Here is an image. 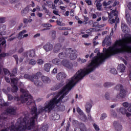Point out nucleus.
<instances>
[{
	"instance_id": "33",
	"label": "nucleus",
	"mask_w": 131,
	"mask_h": 131,
	"mask_svg": "<svg viewBox=\"0 0 131 131\" xmlns=\"http://www.w3.org/2000/svg\"><path fill=\"white\" fill-rule=\"evenodd\" d=\"M111 14L113 15V17H115V19H117V13H116V10H113L111 12Z\"/></svg>"
},
{
	"instance_id": "59",
	"label": "nucleus",
	"mask_w": 131,
	"mask_h": 131,
	"mask_svg": "<svg viewBox=\"0 0 131 131\" xmlns=\"http://www.w3.org/2000/svg\"><path fill=\"white\" fill-rule=\"evenodd\" d=\"M108 15L109 20H110L111 19H112V18H113V16L112 14H111V13H108Z\"/></svg>"
},
{
	"instance_id": "41",
	"label": "nucleus",
	"mask_w": 131,
	"mask_h": 131,
	"mask_svg": "<svg viewBox=\"0 0 131 131\" xmlns=\"http://www.w3.org/2000/svg\"><path fill=\"white\" fill-rule=\"evenodd\" d=\"M7 96H8V100L9 101H13V100H14V96H13L12 95L8 94Z\"/></svg>"
},
{
	"instance_id": "20",
	"label": "nucleus",
	"mask_w": 131,
	"mask_h": 131,
	"mask_svg": "<svg viewBox=\"0 0 131 131\" xmlns=\"http://www.w3.org/2000/svg\"><path fill=\"white\" fill-rule=\"evenodd\" d=\"M117 69L119 71H120V72L122 73V72H124L125 70V66H124L123 64H120L118 66Z\"/></svg>"
},
{
	"instance_id": "49",
	"label": "nucleus",
	"mask_w": 131,
	"mask_h": 131,
	"mask_svg": "<svg viewBox=\"0 0 131 131\" xmlns=\"http://www.w3.org/2000/svg\"><path fill=\"white\" fill-rule=\"evenodd\" d=\"M6 22V18L1 17L0 18V23H5Z\"/></svg>"
},
{
	"instance_id": "28",
	"label": "nucleus",
	"mask_w": 131,
	"mask_h": 131,
	"mask_svg": "<svg viewBox=\"0 0 131 131\" xmlns=\"http://www.w3.org/2000/svg\"><path fill=\"white\" fill-rule=\"evenodd\" d=\"M113 85H114V83H111L110 82H106L104 83V86H105V88H110V86H112Z\"/></svg>"
},
{
	"instance_id": "3",
	"label": "nucleus",
	"mask_w": 131,
	"mask_h": 131,
	"mask_svg": "<svg viewBox=\"0 0 131 131\" xmlns=\"http://www.w3.org/2000/svg\"><path fill=\"white\" fill-rule=\"evenodd\" d=\"M123 40L128 41L123 43L122 40V53H131V36H125Z\"/></svg>"
},
{
	"instance_id": "36",
	"label": "nucleus",
	"mask_w": 131,
	"mask_h": 131,
	"mask_svg": "<svg viewBox=\"0 0 131 131\" xmlns=\"http://www.w3.org/2000/svg\"><path fill=\"white\" fill-rule=\"evenodd\" d=\"M29 64L30 65H32V66H34V65L36 64V61H35L34 59H31L29 62Z\"/></svg>"
},
{
	"instance_id": "8",
	"label": "nucleus",
	"mask_w": 131,
	"mask_h": 131,
	"mask_svg": "<svg viewBox=\"0 0 131 131\" xmlns=\"http://www.w3.org/2000/svg\"><path fill=\"white\" fill-rule=\"evenodd\" d=\"M24 77L26 78V79H29V80H31V81H34V79H38V76L37 75H33L32 76L28 74H25L24 76Z\"/></svg>"
},
{
	"instance_id": "25",
	"label": "nucleus",
	"mask_w": 131,
	"mask_h": 131,
	"mask_svg": "<svg viewBox=\"0 0 131 131\" xmlns=\"http://www.w3.org/2000/svg\"><path fill=\"white\" fill-rule=\"evenodd\" d=\"M29 12V10L28 9V7H26L24 8L21 12V15L23 16H26V14H28V12Z\"/></svg>"
},
{
	"instance_id": "7",
	"label": "nucleus",
	"mask_w": 131,
	"mask_h": 131,
	"mask_svg": "<svg viewBox=\"0 0 131 131\" xmlns=\"http://www.w3.org/2000/svg\"><path fill=\"white\" fill-rule=\"evenodd\" d=\"M92 107H93V105L90 102H87L85 106V111L86 113L88 114V117L89 120H93V119L92 118V116L91 115V114H90V113L91 112V110L92 109Z\"/></svg>"
},
{
	"instance_id": "32",
	"label": "nucleus",
	"mask_w": 131,
	"mask_h": 131,
	"mask_svg": "<svg viewBox=\"0 0 131 131\" xmlns=\"http://www.w3.org/2000/svg\"><path fill=\"white\" fill-rule=\"evenodd\" d=\"M80 130H82V131L86 130V127H85V125H84V124L83 123H81L80 124Z\"/></svg>"
},
{
	"instance_id": "35",
	"label": "nucleus",
	"mask_w": 131,
	"mask_h": 131,
	"mask_svg": "<svg viewBox=\"0 0 131 131\" xmlns=\"http://www.w3.org/2000/svg\"><path fill=\"white\" fill-rule=\"evenodd\" d=\"M3 71L5 75H11V72L7 69H4Z\"/></svg>"
},
{
	"instance_id": "16",
	"label": "nucleus",
	"mask_w": 131,
	"mask_h": 131,
	"mask_svg": "<svg viewBox=\"0 0 131 131\" xmlns=\"http://www.w3.org/2000/svg\"><path fill=\"white\" fill-rule=\"evenodd\" d=\"M16 109L12 107L8 108L6 110L7 113L10 114V115H16Z\"/></svg>"
},
{
	"instance_id": "57",
	"label": "nucleus",
	"mask_w": 131,
	"mask_h": 131,
	"mask_svg": "<svg viewBox=\"0 0 131 131\" xmlns=\"http://www.w3.org/2000/svg\"><path fill=\"white\" fill-rule=\"evenodd\" d=\"M57 72H58V70L57 69V68H54L52 71V73H57Z\"/></svg>"
},
{
	"instance_id": "50",
	"label": "nucleus",
	"mask_w": 131,
	"mask_h": 131,
	"mask_svg": "<svg viewBox=\"0 0 131 131\" xmlns=\"http://www.w3.org/2000/svg\"><path fill=\"white\" fill-rule=\"evenodd\" d=\"M93 27H99V23L95 21L93 23Z\"/></svg>"
},
{
	"instance_id": "18",
	"label": "nucleus",
	"mask_w": 131,
	"mask_h": 131,
	"mask_svg": "<svg viewBox=\"0 0 131 131\" xmlns=\"http://www.w3.org/2000/svg\"><path fill=\"white\" fill-rule=\"evenodd\" d=\"M63 85H64V83H63V82L57 83L54 86L51 88V90L57 91V90H59V89L62 88Z\"/></svg>"
},
{
	"instance_id": "17",
	"label": "nucleus",
	"mask_w": 131,
	"mask_h": 131,
	"mask_svg": "<svg viewBox=\"0 0 131 131\" xmlns=\"http://www.w3.org/2000/svg\"><path fill=\"white\" fill-rule=\"evenodd\" d=\"M41 79L42 82H43L46 84L51 83V79H50V78H49V77L42 76L41 77Z\"/></svg>"
},
{
	"instance_id": "1",
	"label": "nucleus",
	"mask_w": 131,
	"mask_h": 131,
	"mask_svg": "<svg viewBox=\"0 0 131 131\" xmlns=\"http://www.w3.org/2000/svg\"><path fill=\"white\" fill-rule=\"evenodd\" d=\"M93 71V59H92L91 63L88 66L87 68L85 70H80L76 74L69 80V82L63 87L62 89L60 91L61 96L57 99V97H54L49 102L45 103V106H40L37 111L38 116L39 114H42V113H50L53 108H55V106L58 103L62 102V100L69 94V92L72 90V88L79 81L83 78L85 75L89 74L91 72Z\"/></svg>"
},
{
	"instance_id": "52",
	"label": "nucleus",
	"mask_w": 131,
	"mask_h": 131,
	"mask_svg": "<svg viewBox=\"0 0 131 131\" xmlns=\"http://www.w3.org/2000/svg\"><path fill=\"white\" fill-rule=\"evenodd\" d=\"M43 10L44 11H45L46 14H49L50 13V11H49V10H48V9H47V8H46V7H43Z\"/></svg>"
},
{
	"instance_id": "22",
	"label": "nucleus",
	"mask_w": 131,
	"mask_h": 131,
	"mask_svg": "<svg viewBox=\"0 0 131 131\" xmlns=\"http://www.w3.org/2000/svg\"><path fill=\"white\" fill-rule=\"evenodd\" d=\"M52 67V64L50 63H45L44 65V70L47 72H50V70Z\"/></svg>"
},
{
	"instance_id": "19",
	"label": "nucleus",
	"mask_w": 131,
	"mask_h": 131,
	"mask_svg": "<svg viewBox=\"0 0 131 131\" xmlns=\"http://www.w3.org/2000/svg\"><path fill=\"white\" fill-rule=\"evenodd\" d=\"M61 48H62V45L60 43H57L53 49V52L55 53H58L60 50H61Z\"/></svg>"
},
{
	"instance_id": "2",
	"label": "nucleus",
	"mask_w": 131,
	"mask_h": 131,
	"mask_svg": "<svg viewBox=\"0 0 131 131\" xmlns=\"http://www.w3.org/2000/svg\"><path fill=\"white\" fill-rule=\"evenodd\" d=\"M20 93L23 94L20 95L21 103H27V105H30L33 102V98L31 95L29 94V92L21 88L20 89Z\"/></svg>"
},
{
	"instance_id": "62",
	"label": "nucleus",
	"mask_w": 131,
	"mask_h": 131,
	"mask_svg": "<svg viewBox=\"0 0 131 131\" xmlns=\"http://www.w3.org/2000/svg\"><path fill=\"white\" fill-rule=\"evenodd\" d=\"M102 20L103 21H107V20H108V17L106 16H103Z\"/></svg>"
},
{
	"instance_id": "13",
	"label": "nucleus",
	"mask_w": 131,
	"mask_h": 131,
	"mask_svg": "<svg viewBox=\"0 0 131 131\" xmlns=\"http://www.w3.org/2000/svg\"><path fill=\"white\" fill-rule=\"evenodd\" d=\"M58 57L61 59H64L65 58H68V52H67V49H66L65 51L59 53Z\"/></svg>"
},
{
	"instance_id": "5",
	"label": "nucleus",
	"mask_w": 131,
	"mask_h": 131,
	"mask_svg": "<svg viewBox=\"0 0 131 131\" xmlns=\"http://www.w3.org/2000/svg\"><path fill=\"white\" fill-rule=\"evenodd\" d=\"M31 111L33 114H35V115L30 118V126L28 127V129H32V128L35 126V119L38 118L37 108L34 106L31 109Z\"/></svg>"
},
{
	"instance_id": "31",
	"label": "nucleus",
	"mask_w": 131,
	"mask_h": 131,
	"mask_svg": "<svg viewBox=\"0 0 131 131\" xmlns=\"http://www.w3.org/2000/svg\"><path fill=\"white\" fill-rule=\"evenodd\" d=\"M96 7H97V9L98 11H101L102 10V4L99 2V1L97 2L96 4Z\"/></svg>"
},
{
	"instance_id": "63",
	"label": "nucleus",
	"mask_w": 131,
	"mask_h": 131,
	"mask_svg": "<svg viewBox=\"0 0 131 131\" xmlns=\"http://www.w3.org/2000/svg\"><path fill=\"white\" fill-rule=\"evenodd\" d=\"M42 130H43V131H47V130H48V127H47L46 126H43L42 127Z\"/></svg>"
},
{
	"instance_id": "43",
	"label": "nucleus",
	"mask_w": 131,
	"mask_h": 131,
	"mask_svg": "<svg viewBox=\"0 0 131 131\" xmlns=\"http://www.w3.org/2000/svg\"><path fill=\"white\" fill-rule=\"evenodd\" d=\"M106 117H107V114L103 113L101 115V117H100V119L101 120H103V119H105V118H106Z\"/></svg>"
},
{
	"instance_id": "30",
	"label": "nucleus",
	"mask_w": 131,
	"mask_h": 131,
	"mask_svg": "<svg viewBox=\"0 0 131 131\" xmlns=\"http://www.w3.org/2000/svg\"><path fill=\"white\" fill-rule=\"evenodd\" d=\"M123 86L121 84H118L116 86V90L117 91H121V90H123Z\"/></svg>"
},
{
	"instance_id": "47",
	"label": "nucleus",
	"mask_w": 131,
	"mask_h": 131,
	"mask_svg": "<svg viewBox=\"0 0 131 131\" xmlns=\"http://www.w3.org/2000/svg\"><path fill=\"white\" fill-rule=\"evenodd\" d=\"M123 107H125V108H127L128 106H129V104L128 102H125L123 103Z\"/></svg>"
},
{
	"instance_id": "39",
	"label": "nucleus",
	"mask_w": 131,
	"mask_h": 131,
	"mask_svg": "<svg viewBox=\"0 0 131 131\" xmlns=\"http://www.w3.org/2000/svg\"><path fill=\"white\" fill-rule=\"evenodd\" d=\"M13 58H14L17 65H18V63L19 62V57H18V55H13Z\"/></svg>"
},
{
	"instance_id": "24",
	"label": "nucleus",
	"mask_w": 131,
	"mask_h": 131,
	"mask_svg": "<svg viewBox=\"0 0 131 131\" xmlns=\"http://www.w3.org/2000/svg\"><path fill=\"white\" fill-rule=\"evenodd\" d=\"M7 41L5 40V37L0 38V47L1 46H5V47H7Z\"/></svg>"
},
{
	"instance_id": "12",
	"label": "nucleus",
	"mask_w": 131,
	"mask_h": 131,
	"mask_svg": "<svg viewBox=\"0 0 131 131\" xmlns=\"http://www.w3.org/2000/svg\"><path fill=\"white\" fill-rule=\"evenodd\" d=\"M53 45L50 42H47L43 47V48L45 50L46 52H50L53 50Z\"/></svg>"
},
{
	"instance_id": "64",
	"label": "nucleus",
	"mask_w": 131,
	"mask_h": 131,
	"mask_svg": "<svg viewBox=\"0 0 131 131\" xmlns=\"http://www.w3.org/2000/svg\"><path fill=\"white\" fill-rule=\"evenodd\" d=\"M128 8L129 10H131V2L129 3L127 5Z\"/></svg>"
},
{
	"instance_id": "60",
	"label": "nucleus",
	"mask_w": 131,
	"mask_h": 131,
	"mask_svg": "<svg viewBox=\"0 0 131 131\" xmlns=\"http://www.w3.org/2000/svg\"><path fill=\"white\" fill-rule=\"evenodd\" d=\"M85 2L88 5H89V6H91V5H92V1H85Z\"/></svg>"
},
{
	"instance_id": "23",
	"label": "nucleus",
	"mask_w": 131,
	"mask_h": 131,
	"mask_svg": "<svg viewBox=\"0 0 131 131\" xmlns=\"http://www.w3.org/2000/svg\"><path fill=\"white\" fill-rule=\"evenodd\" d=\"M33 82L35 85H36V86H38V88H41L43 85L42 82H41V81L38 80H34V79Z\"/></svg>"
},
{
	"instance_id": "37",
	"label": "nucleus",
	"mask_w": 131,
	"mask_h": 131,
	"mask_svg": "<svg viewBox=\"0 0 131 131\" xmlns=\"http://www.w3.org/2000/svg\"><path fill=\"white\" fill-rule=\"evenodd\" d=\"M36 63L38 64V65H42V64H43V60L41 59H38L37 60Z\"/></svg>"
},
{
	"instance_id": "54",
	"label": "nucleus",
	"mask_w": 131,
	"mask_h": 131,
	"mask_svg": "<svg viewBox=\"0 0 131 131\" xmlns=\"http://www.w3.org/2000/svg\"><path fill=\"white\" fill-rule=\"evenodd\" d=\"M24 57H26V58H28V51L25 52L23 54Z\"/></svg>"
},
{
	"instance_id": "55",
	"label": "nucleus",
	"mask_w": 131,
	"mask_h": 131,
	"mask_svg": "<svg viewBox=\"0 0 131 131\" xmlns=\"http://www.w3.org/2000/svg\"><path fill=\"white\" fill-rule=\"evenodd\" d=\"M108 21L110 23H111V24H113V23H115V19L114 18H113L112 20L109 19Z\"/></svg>"
},
{
	"instance_id": "44",
	"label": "nucleus",
	"mask_w": 131,
	"mask_h": 131,
	"mask_svg": "<svg viewBox=\"0 0 131 131\" xmlns=\"http://www.w3.org/2000/svg\"><path fill=\"white\" fill-rule=\"evenodd\" d=\"M51 36L53 37V38H55L56 37V33L55 31H52L51 32Z\"/></svg>"
},
{
	"instance_id": "56",
	"label": "nucleus",
	"mask_w": 131,
	"mask_h": 131,
	"mask_svg": "<svg viewBox=\"0 0 131 131\" xmlns=\"http://www.w3.org/2000/svg\"><path fill=\"white\" fill-rule=\"evenodd\" d=\"M23 22L25 24H27L28 23V19L27 18H24Z\"/></svg>"
},
{
	"instance_id": "40",
	"label": "nucleus",
	"mask_w": 131,
	"mask_h": 131,
	"mask_svg": "<svg viewBox=\"0 0 131 131\" xmlns=\"http://www.w3.org/2000/svg\"><path fill=\"white\" fill-rule=\"evenodd\" d=\"M111 73L113 74H117V71L115 69V68H112L110 70Z\"/></svg>"
},
{
	"instance_id": "11",
	"label": "nucleus",
	"mask_w": 131,
	"mask_h": 131,
	"mask_svg": "<svg viewBox=\"0 0 131 131\" xmlns=\"http://www.w3.org/2000/svg\"><path fill=\"white\" fill-rule=\"evenodd\" d=\"M108 47L111 45V41H110V37L108 36L105 37V39L102 41V47L106 46Z\"/></svg>"
},
{
	"instance_id": "26",
	"label": "nucleus",
	"mask_w": 131,
	"mask_h": 131,
	"mask_svg": "<svg viewBox=\"0 0 131 131\" xmlns=\"http://www.w3.org/2000/svg\"><path fill=\"white\" fill-rule=\"evenodd\" d=\"M121 28L123 32H125L127 31V29H128V27L125 24L123 23L121 24Z\"/></svg>"
},
{
	"instance_id": "9",
	"label": "nucleus",
	"mask_w": 131,
	"mask_h": 131,
	"mask_svg": "<svg viewBox=\"0 0 131 131\" xmlns=\"http://www.w3.org/2000/svg\"><path fill=\"white\" fill-rule=\"evenodd\" d=\"M113 125L117 131H121L122 129V125L119 123V121H115L113 123Z\"/></svg>"
},
{
	"instance_id": "29",
	"label": "nucleus",
	"mask_w": 131,
	"mask_h": 131,
	"mask_svg": "<svg viewBox=\"0 0 131 131\" xmlns=\"http://www.w3.org/2000/svg\"><path fill=\"white\" fill-rule=\"evenodd\" d=\"M9 56H10V54L8 53H2L0 54V59L5 58V57H9Z\"/></svg>"
},
{
	"instance_id": "10",
	"label": "nucleus",
	"mask_w": 131,
	"mask_h": 131,
	"mask_svg": "<svg viewBox=\"0 0 131 131\" xmlns=\"http://www.w3.org/2000/svg\"><path fill=\"white\" fill-rule=\"evenodd\" d=\"M26 32H27V31H26V30H24L19 32L17 36V38L18 39H21L22 38H24V37H27V36H28V34H25V33H26ZM23 34L25 35H23Z\"/></svg>"
},
{
	"instance_id": "14",
	"label": "nucleus",
	"mask_w": 131,
	"mask_h": 131,
	"mask_svg": "<svg viewBox=\"0 0 131 131\" xmlns=\"http://www.w3.org/2000/svg\"><path fill=\"white\" fill-rule=\"evenodd\" d=\"M126 96V90L122 89L120 91V93L117 96L118 99H120V98H125Z\"/></svg>"
},
{
	"instance_id": "15",
	"label": "nucleus",
	"mask_w": 131,
	"mask_h": 131,
	"mask_svg": "<svg viewBox=\"0 0 131 131\" xmlns=\"http://www.w3.org/2000/svg\"><path fill=\"white\" fill-rule=\"evenodd\" d=\"M67 77V75L65 73H59L56 75V78L58 80H62V79H65Z\"/></svg>"
},
{
	"instance_id": "51",
	"label": "nucleus",
	"mask_w": 131,
	"mask_h": 131,
	"mask_svg": "<svg viewBox=\"0 0 131 131\" xmlns=\"http://www.w3.org/2000/svg\"><path fill=\"white\" fill-rule=\"evenodd\" d=\"M105 97L106 100H109V99H110V96H109V93L108 92L106 93L105 95Z\"/></svg>"
},
{
	"instance_id": "45",
	"label": "nucleus",
	"mask_w": 131,
	"mask_h": 131,
	"mask_svg": "<svg viewBox=\"0 0 131 131\" xmlns=\"http://www.w3.org/2000/svg\"><path fill=\"white\" fill-rule=\"evenodd\" d=\"M93 126H94L95 130H96V131L100 130V128H99V126H98V125H97L96 123H94L93 124Z\"/></svg>"
},
{
	"instance_id": "38",
	"label": "nucleus",
	"mask_w": 131,
	"mask_h": 131,
	"mask_svg": "<svg viewBox=\"0 0 131 131\" xmlns=\"http://www.w3.org/2000/svg\"><path fill=\"white\" fill-rule=\"evenodd\" d=\"M41 26L42 27H46V28H49V27H52V25L50 24H42Z\"/></svg>"
},
{
	"instance_id": "4",
	"label": "nucleus",
	"mask_w": 131,
	"mask_h": 131,
	"mask_svg": "<svg viewBox=\"0 0 131 131\" xmlns=\"http://www.w3.org/2000/svg\"><path fill=\"white\" fill-rule=\"evenodd\" d=\"M52 63L55 65H63L68 69H72L73 68V64L72 62H70L69 60L64 59L61 61L58 58H55L52 60Z\"/></svg>"
},
{
	"instance_id": "61",
	"label": "nucleus",
	"mask_w": 131,
	"mask_h": 131,
	"mask_svg": "<svg viewBox=\"0 0 131 131\" xmlns=\"http://www.w3.org/2000/svg\"><path fill=\"white\" fill-rule=\"evenodd\" d=\"M82 37H83L84 38H88V37H89V34H83L82 35Z\"/></svg>"
},
{
	"instance_id": "34",
	"label": "nucleus",
	"mask_w": 131,
	"mask_h": 131,
	"mask_svg": "<svg viewBox=\"0 0 131 131\" xmlns=\"http://www.w3.org/2000/svg\"><path fill=\"white\" fill-rule=\"evenodd\" d=\"M12 93H17L18 92V86L17 85H14L12 89Z\"/></svg>"
},
{
	"instance_id": "46",
	"label": "nucleus",
	"mask_w": 131,
	"mask_h": 131,
	"mask_svg": "<svg viewBox=\"0 0 131 131\" xmlns=\"http://www.w3.org/2000/svg\"><path fill=\"white\" fill-rule=\"evenodd\" d=\"M12 73L13 75H15V74H17V68H15L14 69H13L12 71Z\"/></svg>"
},
{
	"instance_id": "21",
	"label": "nucleus",
	"mask_w": 131,
	"mask_h": 131,
	"mask_svg": "<svg viewBox=\"0 0 131 131\" xmlns=\"http://www.w3.org/2000/svg\"><path fill=\"white\" fill-rule=\"evenodd\" d=\"M28 56L31 58L35 57V49H32L28 51Z\"/></svg>"
},
{
	"instance_id": "58",
	"label": "nucleus",
	"mask_w": 131,
	"mask_h": 131,
	"mask_svg": "<svg viewBox=\"0 0 131 131\" xmlns=\"http://www.w3.org/2000/svg\"><path fill=\"white\" fill-rule=\"evenodd\" d=\"M14 100L15 101H17V102H19V100H20V97H14Z\"/></svg>"
},
{
	"instance_id": "48",
	"label": "nucleus",
	"mask_w": 131,
	"mask_h": 131,
	"mask_svg": "<svg viewBox=\"0 0 131 131\" xmlns=\"http://www.w3.org/2000/svg\"><path fill=\"white\" fill-rule=\"evenodd\" d=\"M5 79L6 81L7 82H8V83H10L11 82V79H10V78L8 77L5 76Z\"/></svg>"
},
{
	"instance_id": "27",
	"label": "nucleus",
	"mask_w": 131,
	"mask_h": 131,
	"mask_svg": "<svg viewBox=\"0 0 131 131\" xmlns=\"http://www.w3.org/2000/svg\"><path fill=\"white\" fill-rule=\"evenodd\" d=\"M119 111L120 113H121V114H122L123 115H125V114H126L127 111L126 109H125V108H120Z\"/></svg>"
},
{
	"instance_id": "6",
	"label": "nucleus",
	"mask_w": 131,
	"mask_h": 131,
	"mask_svg": "<svg viewBox=\"0 0 131 131\" xmlns=\"http://www.w3.org/2000/svg\"><path fill=\"white\" fill-rule=\"evenodd\" d=\"M77 51L75 49L72 48L67 49V53H68V55L70 54L69 56L70 60H75L77 58Z\"/></svg>"
},
{
	"instance_id": "53",
	"label": "nucleus",
	"mask_w": 131,
	"mask_h": 131,
	"mask_svg": "<svg viewBox=\"0 0 131 131\" xmlns=\"http://www.w3.org/2000/svg\"><path fill=\"white\" fill-rule=\"evenodd\" d=\"M24 51V49L23 47H21L18 50V54H21V53H23Z\"/></svg>"
},
{
	"instance_id": "42",
	"label": "nucleus",
	"mask_w": 131,
	"mask_h": 131,
	"mask_svg": "<svg viewBox=\"0 0 131 131\" xmlns=\"http://www.w3.org/2000/svg\"><path fill=\"white\" fill-rule=\"evenodd\" d=\"M77 112L80 115H82L83 114V112H82V111L80 108L79 107H77Z\"/></svg>"
}]
</instances>
